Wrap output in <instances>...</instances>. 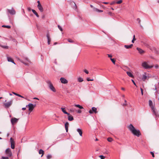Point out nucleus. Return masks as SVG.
Listing matches in <instances>:
<instances>
[{"label": "nucleus", "mask_w": 159, "mask_h": 159, "mask_svg": "<svg viewBox=\"0 0 159 159\" xmlns=\"http://www.w3.org/2000/svg\"><path fill=\"white\" fill-rule=\"evenodd\" d=\"M128 128L129 130L134 135L139 137L141 135L139 130L136 129L131 124H130L129 125Z\"/></svg>", "instance_id": "obj_1"}, {"label": "nucleus", "mask_w": 159, "mask_h": 159, "mask_svg": "<svg viewBox=\"0 0 159 159\" xmlns=\"http://www.w3.org/2000/svg\"><path fill=\"white\" fill-rule=\"evenodd\" d=\"M47 37L48 39V44L49 45L50 44V39L49 35L48 34H47Z\"/></svg>", "instance_id": "obj_18"}, {"label": "nucleus", "mask_w": 159, "mask_h": 159, "mask_svg": "<svg viewBox=\"0 0 159 159\" xmlns=\"http://www.w3.org/2000/svg\"><path fill=\"white\" fill-rule=\"evenodd\" d=\"M68 125L69 123L68 122H66L65 125V127H68Z\"/></svg>", "instance_id": "obj_40"}, {"label": "nucleus", "mask_w": 159, "mask_h": 159, "mask_svg": "<svg viewBox=\"0 0 159 159\" xmlns=\"http://www.w3.org/2000/svg\"><path fill=\"white\" fill-rule=\"evenodd\" d=\"M7 61H8L11 62L12 61V60H13L10 57H7Z\"/></svg>", "instance_id": "obj_31"}, {"label": "nucleus", "mask_w": 159, "mask_h": 159, "mask_svg": "<svg viewBox=\"0 0 159 159\" xmlns=\"http://www.w3.org/2000/svg\"><path fill=\"white\" fill-rule=\"evenodd\" d=\"M149 77H148L146 76V73H144V74L143 75V77L142 78V80L143 81H145L146 80L148 79Z\"/></svg>", "instance_id": "obj_11"}, {"label": "nucleus", "mask_w": 159, "mask_h": 159, "mask_svg": "<svg viewBox=\"0 0 159 159\" xmlns=\"http://www.w3.org/2000/svg\"><path fill=\"white\" fill-rule=\"evenodd\" d=\"M142 66L146 69H150L153 67V66H149L148 65V62L144 61L143 62L142 64Z\"/></svg>", "instance_id": "obj_2"}, {"label": "nucleus", "mask_w": 159, "mask_h": 159, "mask_svg": "<svg viewBox=\"0 0 159 159\" xmlns=\"http://www.w3.org/2000/svg\"><path fill=\"white\" fill-rule=\"evenodd\" d=\"M137 20L138 21V23L140 25V26H141L140 24L141 20H140V19L139 18H138L137 19Z\"/></svg>", "instance_id": "obj_36"}, {"label": "nucleus", "mask_w": 159, "mask_h": 159, "mask_svg": "<svg viewBox=\"0 0 159 159\" xmlns=\"http://www.w3.org/2000/svg\"><path fill=\"white\" fill-rule=\"evenodd\" d=\"M84 72H85L87 74H88L89 73V72L87 70H84Z\"/></svg>", "instance_id": "obj_46"}, {"label": "nucleus", "mask_w": 159, "mask_h": 159, "mask_svg": "<svg viewBox=\"0 0 159 159\" xmlns=\"http://www.w3.org/2000/svg\"><path fill=\"white\" fill-rule=\"evenodd\" d=\"M68 120L69 121H72L74 120V118L72 116H68Z\"/></svg>", "instance_id": "obj_22"}, {"label": "nucleus", "mask_w": 159, "mask_h": 159, "mask_svg": "<svg viewBox=\"0 0 159 159\" xmlns=\"http://www.w3.org/2000/svg\"><path fill=\"white\" fill-rule=\"evenodd\" d=\"M67 40H68V41L70 43H72L73 42V41L70 39H68Z\"/></svg>", "instance_id": "obj_39"}, {"label": "nucleus", "mask_w": 159, "mask_h": 159, "mask_svg": "<svg viewBox=\"0 0 159 159\" xmlns=\"http://www.w3.org/2000/svg\"><path fill=\"white\" fill-rule=\"evenodd\" d=\"M103 3L104 4H107L108 3V2H103Z\"/></svg>", "instance_id": "obj_56"}, {"label": "nucleus", "mask_w": 159, "mask_h": 159, "mask_svg": "<svg viewBox=\"0 0 159 159\" xmlns=\"http://www.w3.org/2000/svg\"><path fill=\"white\" fill-rule=\"evenodd\" d=\"M61 110L65 114H67L68 115H70V114L68 113L65 110V108L61 107Z\"/></svg>", "instance_id": "obj_16"}, {"label": "nucleus", "mask_w": 159, "mask_h": 159, "mask_svg": "<svg viewBox=\"0 0 159 159\" xmlns=\"http://www.w3.org/2000/svg\"><path fill=\"white\" fill-rule=\"evenodd\" d=\"M2 26L3 27H6L8 29H9L11 28V26L10 25H3Z\"/></svg>", "instance_id": "obj_32"}, {"label": "nucleus", "mask_w": 159, "mask_h": 159, "mask_svg": "<svg viewBox=\"0 0 159 159\" xmlns=\"http://www.w3.org/2000/svg\"><path fill=\"white\" fill-rule=\"evenodd\" d=\"M11 62L13 63L14 64H15V63L14 62V61L13 60H12V61Z\"/></svg>", "instance_id": "obj_64"}, {"label": "nucleus", "mask_w": 159, "mask_h": 159, "mask_svg": "<svg viewBox=\"0 0 159 159\" xmlns=\"http://www.w3.org/2000/svg\"><path fill=\"white\" fill-rule=\"evenodd\" d=\"M74 106L75 107H77L79 108L80 109H83L84 108L82 106H80V105H79V104H75L74 105Z\"/></svg>", "instance_id": "obj_21"}, {"label": "nucleus", "mask_w": 159, "mask_h": 159, "mask_svg": "<svg viewBox=\"0 0 159 159\" xmlns=\"http://www.w3.org/2000/svg\"><path fill=\"white\" fill-rule=\"evenodd\" d=\"M33 99H34L38 100H39V99L38 98H34Z\"/></svg>", "instance_id": "obj_60"}, {"label": "nucleus", "mask_w": 159, "mask_h": 159, "mask_svg": "<svg viewBox=\"0 0 159 159\" xmlns=\"http://www.w3.org/2000/svg\"><path fill=\"white\" fill-rule=\"evenodd\" d=\"M107 55H108V57H109L111 58V57H112V56L111 54H108Z\"/></svg>", "instance_id": "obj_49"}, {"label": "nucleus", "mask_w": 159, "mask_h": 159, "mask_svg": "<svg viewBox=\"0 0 159 159\" xmlns=\"http://www.w3.org/2000/svg\"><path fill=\"white\" fill-rule=\"evenodd\" d=\"M83 79L80 77H79L78 78V81L79 82H81L83 81Z\"/></svg>", "instance_id": "obj_25"}, {"label": "nucleus", "mask_w": 159, "mask_h": 159, "mask_svg": "<svg viewBox=\"0 0 159 159\" xmlns=\"http://www.w3.org/2000/svg\"><path fill=\"white\" fill-rule=\"evenodd\" d=\"M75 111H76L78 113H80L82 112L80 110H76Z\"/></svg>", "instance_id": "obj_44"}, {"label": "nucleus", "mask_w": 159, "mask_h": 159, "mask_svg": "<svg viewBox=\"0 0 159 159\" xmlns=\"http://www.w3.org/2000/svg\"><path fill=\"white\" fill-rule=\"evenodd\" d=\"M107 141L109 142H111L112 141L113 139L111 138H108L107 139Z\"/></svg>", "instance_id": "obj_30"}, {"label": "nucleus", "mask_w": 159, "mask_h": 159, "mask_svg": "<svg viewBox=\"0 0 159 159\" xmlns=\"http://www.w3.org/2000/svg\"><path fill=\"white\" fill-rule=\"evenodd\" d=\"M1 47L2 48H4L7 49L8 48V47L7 46H1Z\"/></svg>", "instance_id": "obj_41"}, {"label": "nucleus", "mask_w": 159, "mask_h": 159, "mask_svg": "<svg viewBox=\"0 0 159 159\" xmlns=\"http://www.w3.org/2000/svg\"><path fill=\"white\" fill-rule=\"evenodd\" d=\"M10 142L11 143V148L13 149L15 148L14 142L12 138H10Z\"/></svg>", "instance_id": "obj_10"}, {"label": "nucleus", "mask_w": 159, "mask_h": 159, "mask_svg": "<svg viewBox=\"0 0 159 159\" xmlns=\"http://www.w3.org/2000/svg\"><path fill=\"white\" fill-rule=\"evenodd\" d=\"M137 49L139 53L140 54H142L144 53V51L140 48H137Z\"/></svg>", "instance_id": "obj_13"}, {"label": "nucleus", "mask_w": 159, "mask_h": 159, "mask_svg": "<svg viewBox=\"0 0 159 159\" xmlns=\"http://www.w3.org/2000/svg\"><path fill=\"white\" fill-rule=\"evenodd\" d=\"M126 73L127 75L130 77H131V78H134V76L133 75V74L129 71H127L126 72Z\"/></svg>", "instance_id": "obj_15"}, {"label": "nucleus", "mask_w": 159, "mask_h": 159, "mask_svg": "<svg viewBox=\"0 0 159 159\" xmlns=\"http://www.w3.org/2000/svg\"><path fill=\"white\" fill-rule=\"evenodd\" d=\"M150 153L152 154V157H154V153L152 152H150Z\"/></svg>", "instance_id": "obj_48"}, {"label": "nucleus", "mask_w": 159, "mask_h": 159, "mask_svg": "<svg viewBox=\"0 0 159 159\" xmlns=\"http://www.w3.org/2000/svg\"><path fill=\"white\" fill-rule=\"evenodd\" d=\"M74 4H75V8H76V7H77L76 6V4H75V3H74Z\"/></svg>", "instance_id": "obj_63"}, {"label": "nucleus", "mask_w": 159, "mask_h": 159, "mask_svg": "<svg viewBox=\"0 0 159 159\" xmlns=\"http://www.w3.org/2000/svg\"><path fill=\"white\" fill-rule=\"evenodd\" d=\"M95 10L96 11L99 12H102L103 11L98 9L97 8H95Z\"/></svg>", "instance_id": "obj_34"}, {"label": "nucleus", "mask_w": 159, "mask_h": 159, "mask_svg": "<svg viewBox=\"0 0 159 159\" xmlns=\"http://www.w3.org/2000/svg\"><path fill=\"white\" fill-rule=\"evenodd\" d=\"M87 80L88 81H93V79H90L89 78H87Z\"/></svg>", "instance_id": "obj_45"}, {"label": "nucleus", "mask_w": 159, "mask_h": 159, "mask_svg": "<svg viewBox=\"0 0 159 159\" xmlns=\"http://www.w3.org/2000/svg\"><path fill=\"white\" fill-rule=\"evenodd\" d=\"M32 11L33 12L36 16L37 17H39V16L38 15V14L36 12V11L35 10H34V9H32Z\"/></svg>", "instance_id": "obj_19"}, {"label": "nucleus", "mask_w": 159, "mask_h": 159, "mask_svg": "<svg viewBox=\"0 0 159 159\" xmlns=\"http://www.w3.org/2000/svg\"><path fill=\"white\" fill-rule=\"evenodd\" d=\"M115 3V2L114 1H113V2H111V3L110 4H111V5H113V4H114Z\"/></svg>", "instance_id": "obj_51"}, {"label": "nucleus", "mask_w": 159, "mask_h": 159, "mask_svg": "<svg viewBox=\"0 0 159 159\" xmlns=\"http://www.w3.org/2000/svg\"><path fill=\"white\" fill-rule=\"evenodd\" d=\"M36 105H34L32 103H29L28 105V107L29 108V111H32L35 107V106Z\"/></svg>", "instance_id": "obj_6"}, {"label": "nucleus", "mask_w": 159, "mask_h": 159, "mask_svg": "<svg viewBox=\"0 0 159 159\" xmlns=\"http://www.w3.org/2000/svg\"><path fill=\"white\" fill-rule=\"evenodd\" d=\"M70 111L71 112H74L75 111V109L74 108H71L69 109Z\"/></svg>", "instance_id": "obj_28"}, {"label": "nucleus", "mask_w": 159, "mask_h": 159, "mask_svg": "<svg viewBox=\"0 0 159 159\" xmlns=\"http://www.w3.org/2000/svg\"><path fill=\"white\" fill-rule=\"evenodd\" d=\"M48 84V86L50 89L52 91L55 92H56V90L55 88L53 86L52 84L50 81H48L47 82Z\"/></svg>", "instance_id": "obj_3"}, {"label": "nucleus", "mask_w": 159, "mask_h": 159, "mask_svg": "<svg viewBox=\"0 0 159 159\" xmlns=\"http://www.w3.org/2000/svg\"><path fill=\"white\" fill-rule=\"evenodd\" d=\"M65 129H66V132H67L68 131V127H65Z\"/></svg>", "instance_id": "obj_55"}, {"label": "nucleus", "mask_w": 159, "mask_h": 159, "mask_svg": "<svg viewBox=\"0 0 159 159\" xmlns=\"http://www.w3.org/2000/svg\"><path fill=\"white\" fill-rule=\"evenodd\" d=\"M140 90H141V94L142 95H143V89L142 88H141Z\"/></svg>", "instance_id": "obj_43"}, {"label": "nucleus", "mask_w": 159, "mask_h": 159, "mask_svg": "<svg viewBox=\"0 0 159 159\" xmlns=\"http://www.w3.org/2000/svg\"><path fill=\"white\" fill-rule=\"evenodd\" d=\"M132 46H133V44H131L129 45H125L124 46V47L126 49H129V48H131Z\"/></svg>", "instance_id": "obj_20"}, {"label": "nucleus", "mask_w": 159, "mask_h": 159, "mask_svg": "<svg viewBox=\"0 0 159 159\" xmlns=\"http://www.w3.org/2000/svg\"><path fill=\"white\" fill-rule=\"evenodd\" d=\"M31 8L30 7H28L27 8V10L28 11H31Z\"/></svg>", "instance_id": "obj_53"}, {"label": "nucleus", "mask_w": 159, "mask_h": 159, "mask_svg": "<svg viewBox=\"0 0 159 159\" xmlns=\"http://www.w3.org/2000/svg\"><path fill=\"white\" fill-rule=\"evenodd\" d=\"M52 157V156L51 154H48L47 156V159H50Z\"/></svg>", "instance_id": "obj_29"}, {"label": "nucleus", "mask_w": 159, "mask_h": 159, "mask_svg": "<svg viewBox=\"0 0 159 159\" xmlns=\"http://www.w3.org/2000/svg\"><path fill=\"white\" fill-rule=\"evenodd\" d=\"M92 110L93 112H94L95 113H96L97 112V109L95 107H92Z\"/></svg>", "instance_id": "obj_27"}, {"label": "nucleus", "mask_w": 159, "mask_h": 159, "mask_svg": "<svg viewBox=\"0 0 159 159\" xmlns=\"http://www.w3.org/2000/svg\"><path fill=\"white\" fill-rule=\"evenodd\" d=\"M39 154H42L41 157H42L44 154V151L42 149H40L39 151Z\"/></svg>", "instance_id": "obj_26"}, {"label": "nucleus", "mask_w": 159, "mask_h": 159, "mask_svg": "<svg viewBox=\"0 0 159 159\" xmlns=\"http://www.w3.org/2000/svg\"><path fill=\"white\" fill-rule=\"evenodd\" d=\"M149 105L151 108H152V107H153L152 101L151 100H149Z\"/></svg>", "instance_id": "obj_23"}, {"label": "nucleus", "mask_w": 159, "mask_h": 159, "mask_svg": "<svg viewBox=\"0 0 159 159\" xmlns=\"http://www.w3.org/2000/svg\"><path fill=\"white\" fill-rule=\"evenodd\" d=\"M126 105H127V104L126 103H124L123 104V106H126Z\"/></svg>", "instance_id": "obj_62"}, {"label": "nucleus", "mask_w": 159, "mask_h": 159, "mask_svg": "<svg viewBox=\"0 0 159 159\" xmlns=\"http://www.w3.org/2000/svg\"><path fill=\"white\" fill-rule=\"evenodd\" d=\"M6 154L8 156L11 157L12 155V153L10 148H8L6 149L5 151Z\"/></svg>", "instance_id": "obj_7"}, {"label": "nucleus", "mask_w": 159, "mask_h": 159, "mask_svg": "<svg viewBox=\"0 0 159 159\" xmlns=\"http://www.w3.org/2000/svg\"><path fill=\"white\" fill-rule=\"evenodd\" d=\"M26 109V108L25 107H23L22 108V110H25Z\"/></svg>", "instance_id": "obj_59"}, {"label": "nucleus", "mask_w": 159, "mask_h": 159, "mask_svg": "<svg viewBox=\"0 0 159 159\" xmlns=\"http://www.w3.org/2000/svg\"><path fill=\"white\" fill-rule=\"evenodd\" d=\"M37 7L40 12H42L43 11V8L41 4L38 5Z\"/></svg>", "instance_id": "obj_12"}, {"label": "nucleus", "mask_w": 159, "mask_h": 159, "mask_svg": "<svg viewBox=\"0 0 159 159\" xmlns=\"http://www.w3.org/2000/svg\"><path fill=\"white\" fill-rule=\"evenodd\" d=\"M151 108L152 110V111L153 112V113L155 115L157 116V113H156V109L155 108H154V107H152Z\"/></svg>", "instance_id": "obj_17"}, {"label": "nucleus", "mask_w": 159, "mask_h": 159, "mask_svg": "<svg viewBox=\"0 0 159 159\" xmlns=\"http://www.w3.org/2000/svg\"><path fill=\"white\" fill-rule=\"evenodd\" d=\"M99 157H100L101 158H105V157L104 156H103V155H100Z\"/></svg>", "instance_id": "obj_50"}, {"label": "nucleus", "mask_w": 159, "mask_h": 159, "mask_svg": "<svg viewBox=\"0 0 159 159\" xmlns=\"http://www.w3.org/2000/svg\"><path fill=\"white\" fill-rule=\"evenodd\" d=\"M131 81H132V82H133V83L136 86V84H135V82H134V80H131Z\"/></svg>", "instance_id": "obj_52"}, {"label": "nucleus", "mask_w": 159, "mask_h": 159, "mask_svg": "<svg viewBox=\"0 0 159 159\" xmlns=\"http://www.w3.org/2000/svg\"><path fill=\"white\" fill-rule=\"evenodd\" d=\"M12 93L13 94H14V95H16V96H18L19 97H21V98H24L23 96H22L21 95H20V94H17V93H15V92H13Z\"/></svg>", "instance_id": "obj_24"}, {"label": "nucleus", "mask_w": 159, "mask_h": 159, "mask_svg": "<svg viewBox=\"0 0 159 159\" xmlns=\"http://www.w3.org/2000/svg\"><path fill=\"white\" fill-rule=\"evenodd\" d=\"M2 158L3 159H8L9 158L8 157H2Z\"/></svg>", "instance_id": "obj_42"}, {"label": "nucleus", "mask_w": 159, "mask_h": 159, "mask_svg": "<svg viewBox=\"0 0 159 159\" xmlns=\"http://www.w3.org/2000/svg\"><path fill=\"white\" fill-rule=\"evenodd\" d=\"M155 67L156 69L158 68L159 66L158 65H156L155 66Z\"/></svg>", "instance_id": "obj_47"}, {"label": "nucleus", "mask_w": 159, "mask_h": 159, "mask_svg": "<svg viewBox=\"0 0 159 159\" xmlns=\"http://www.w3.org/2000/svg\"><path fill=\"white\" fill-rule=\"evenodd\" d=\"M18 121V119L15 118H12L11 119V122L12 125L17 123Z\"/></svg>", "instance_id": "obj_8"}, {"label": "nucleus", "mask_w": 159, "mask_h": 159, "mask_svg": "<svg viewBox=\"0 0 159 159\" xmlns=\"http://www.w3.org/2000/svg\"><path fill=\"white\" fill-rule=\"evenodd\" d=\"M155 88L154 89V90H156V92H156H157V91L156 90H157V88H156V86L155 85Z\"/></svg>", "instance_id": "obj_58"}, {"label": "nucleus", "mask_w": 159, "mask_h": 159, "mask_svg": "<svg viewBox=\"0 0 159 159\" xmlns=\"http://www.w3.org/2000/svg\"><path fill=\"white\" fill-rule=\"evenodd\" d=\"M122 2V0H120L117 1L116 3L118 4H119L121 3Z\"/></svg>", "instance_id": "obj_37"}, {"label": "nucleus", "mask_w": 159, "mask_h": 159, "mask_svg": "<svg viewBox=\"0 0 159 159\" xmlns=\"http://www.w3.org/2000/svg\"><path fill=\"white\" fill-rule=\"evenodd\" d=\"M89 113L90 114H92L93 113V112L92 111V110H90L89 111Z\"/></svg>", "instance_id": "obj_54"}, {"label": "nucleus", "mask_w": 159, "mask_h": 159, "mask_svg": "<svg viewBox=\"0 0 159 159\" xmlns=\"http://www.w3.org/2000/svg\"><path fill=\"white\" fill-rule=\"evenodd\" d=\"M7 12L12 15H14L16 14V11L13 8H12L11 10L8 9H7Z\"/></svg>", "instance_id": "obj_5"}, {"label": "nucleus", "mask_w": 159, "mask_h": 159, "mask_svg": "<svg viewBox=\"0 0 159 159\" xmlns=\"http://www.w3.org/2000/svg\"><path fill=\"white\" fill-rule=\"evenodd\" d=\"M136 40V39H135V35H134V36H133V40H132V43H134V41H135Z\"/></svg>", "instance_id": "obj_38"}, {"label": "nucleus", "mask_w": 159, "mask_h": 159, "mask_svg": "<svg viewBox=\"0 0 159 159\" xmlns=\"http://www.w3.org/2000/svg\"><path fill=\"white\" fill-rule=\"evenodd\" d=\"M37 3L38 4V5L41 4L40 3V1H37Z\"/></svg>", "instance_id": "obj_57"}, {"label": "nucleus", "mask_w": 159, "mask_h": 159, "mask_svg": "<svg viewBox=\"0 0 159 159\" xmlns=\"http://www.w3.org/2000/svg\"><path fill=\"white\" fill-rule=\"evenodd\" d=\"M110 60H111V61L113 62V63L114 64H115V61H115V60L114 59L111 58H110Z\"/></svg>", "instance_id": "obj_33"}, {"label": "nucleus", "mask_w": 159, "mask_h": 159, "mask_svg": "<svg viewBox=\"0 0 159 159\" xmlns=\"http://www.w3.org/2000/svg\"><path fill=\"white\" fill-rule=\"evenodd\" d=\"M60 80L61 83L62 84H66L68 83V81L64 78H61Z\"/></svg>", "instance_id": "obj_9"}, {"label": "nucleus", "mask_w": 159, "mask_h": 159, "mask_svg": "<svg viewBox=\"0 0 159 159\" xmlns=\"http://www.w3.org/2000/svg\"><path fill=\"white\" fill-rule=\"evenodd\" d=\"M58 27L59 29L61 31H62V29L61 27L59 25H58Z\"/></svg>", "instance_id": "obj_35"}, {"label": "nucleus", "mask_w": 159, "mask_h": 159, "mask_svg": "<svg viewBox=\"0 0 159 159\" xmlns=\"http://www.w3.org/2000/svg\"><path fill=\"white\" fill-rule=\"evenodd\" d=\"M13 100H10L6 103H4L3 104L5 107L6 108H8L12 104Z\"/></svg>", "instance_id": "obj_4"}, {"label": "nucleus", "mask_w": 159, "mask_h": 159, "mask_svg": "<svg viewBox=\"0 0 159 159\" xmlns=\"http://www.w3.org/2000/svg\"><path fill=\"white\" fill-rule=\"evenodd\" d=\"M121 89L123 90H125V89L124 88L122 87Z\"/></svg>", "instance_id": "obj_61"}, {"label": "nucleus", "mask_w": 159, "mask_h": 159, "mask_svg": "<svg viewBox=\"0 0 159 159\" xmlns=\"http://www.w3.org/2000/svg\"><path fill=\"white\" fill-rule=\"evenodd\" d=\"M77 131L79 133L80 136H82V132L81 129L80 128H78L77 129Z\"/></svg>", "instance_id": "obj_14"}]
</instances>
